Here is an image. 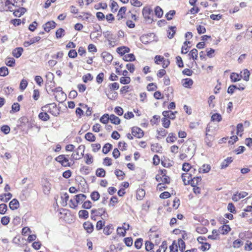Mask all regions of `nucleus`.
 Returning a JSON list of instances; mask_svg holds the SVG:
<instances>
[{
    "label": "nucleus",
    "instance_id": "1",
    "mask_svg": "<svg viewBox=\"0 0 252 252\" xmlns=\"http://www.w3.org/2000/svg\"><path fill=\"white\" fill-rule=\"evenodd\" d=\"M196 146L191 140H187L181 148L180 158L183 160L186 158H191L195 153Z\"/></svg>",
    "mask_w": 252,
    "mask_h": 252
},
{
    "label": "nucleus",
    "instance_id": "2",
    "mask_svg": "<svg viewBox=\"0 0 252 252\" xmlns=\"http://www.w3.org/2000/svg\"><path fill=\"white\" fill-rule=\"evenodd\" d=\"M41 110L48 112L54 116H57L60 114V110L57 108L55 103L47 104L41 107Z\"/></svg>",
    "mask_w": 252,
    "mask_h": 252
},
{
    "label": "nucleus",
    "instance_id": "3",
    "mask_svg": "<svg viewBox=\"0 0 252 252\" xmlns=\"http://www.w3.org/2000/svg\"><path fill=\"white\" fill-rule=\"evenodd\" d=\"M15 5L11 0H0V11H11Z\"/></svg>",
    "mask_w": 252,
    "mask_h": 252
},
{
    "label": "nucleus",
    "instance_id": "4",
    "mask_svg": "<svg viewBox=\"0 0 252 252\" xmlns=\"http://www.w3.org/2000/svg\"><path fill=\"white\" fill-rule=\"evenodd\" d=\"M74 197L75 201L72 199L70 200V207L73 209H75L77 207L79 203L84 201L86 199L87 196L84 194H79L75 195Z\"/></svg>",
    "mask_w": 252,
    "mask_h": 252
},
{
    "label": "nucleus",
    "instance_id": "5",
    "mask_svg": "<svg viewBox=\"0 0 252 252\" xmlns=\"http://www.w3.org/2000/svg\"><path fill=\"white\" fill-rule=\"evenodd\" d=\"M85 149L84 145H80L78 148L72 154L71 157L75 160L80 159L84 156V152Z\"/></svg>",
    "mask_w": 252,
    "mask_h": 252
},
{
    "label": "nucleus",
    "instance_id": "6",
    "mask_svg": "<svg viewBox=\"0 0 252 252\" xmlns=\"http://www.w3.org/2000/svg\"><path fill=\"white\" fill-rule=\"evenodd\" d=\"M142 14L147 21L149 23L152 22L153 14L152 9L148 7H145L142 10Z\"/></svg>",
    "mask_w": 252,
    "mask_h": 252
},
{
    "label": "nucleus",
    "instance_id": "7",
    "mask_svg": "<svg viewBox=\"0 0 252 252\" xmlns=\"http://www.w3.org/2000/svg\"><path fill=\"white\" fill-rule=\"evenodd\" d=\"M55 160L61 163L63 166H70V164L68 161V159L66 158L64 155H61L57 157Z\"/></svg>",
    "mask_w": 252,
    "mask_h": 252
},
{
    "label": "nucleus",
    "instance_id": "8",
    "mask_svg": "<svg viewBox=\"0 0 252 252\" xmlns=\"http://www.w3.org/2000/svg\"><path fill=\"white\" fill-rule=\"evenodd\" d=\"M131 132L133 136L138 138L142 137L144 135V132L143 130L138 127H132Z\"/></svg>",
    "mask_w": 252,
    "mask_h": 252
},
{
    "label": "nucleus",
    "instance_id": "9",
    "mask_svg": "<svg viewBox=\"0 0 252 252\" xmlns=\"http://www.w3.org/2000/svg\"><path fill=\"white\" fill-rule=\"evenodd\" d=\"M56 23L53 21H48L43 25V28L45 32H49L51 29L56 27Z\"/></svg>",
    "mask_w": 252,
    "mask_h": 252
},
{
    "label": "nucleus",
    "instance_id": "10",
    "mask_svg": "<svg viewBox=\"0 0 252 252\" xmlns=\"http://www.w3.org/2000/svg\"><path fill=\"white\" fill-rule=\"evenodd\" d=\"M92 214H94L96 216H102L104 217H107V215L105 216L106 209L105 208H100L98 209H93L91 211Z\"/></svg>",
    "mask_w": 252,
    "mask_h": 252
},
{
    "label": "nucleus",
    "instance_id": "11",
    "mask_svg": "<svg viewBox=\"0 0 252 252\" xmlns=\"http://www.w3.org/2000/svg\"><path fill=\"white\" fill-rule=\"evenodd\" d=\"M12 11L13 12V14L15 17H20L27 11V9L24 7H20L17 9L13 8Z\"/></svg>",
    "mask_w": 252,
    "mask_h": 252
},
{
    "label": "nucleus",
    "instance_id": "12",
    "mask_svg": "<svg viewBox=\"0 0 252 252\" xmlns=\"http://www.w3.org/2000/svg\"><path fill=\"white\" fill-rule=\"evenodd\" d=\"M201 180L200 177H194L193 178H190V180H188L187 182L188 184H190L191 186L195 187Z\"/></svg>",
    "mask_w": 252,
    "mask_h": 252
},
{
    "label": "nucleus",
    "instance_id": "13",
    "mask_svg": "<svg viewBox=\"0 0 252 252\" xmlns=\"http://www.w3.org/2000/svg\"><path fill=\"white\" fill-rule=\"evenodd\" d=\"M101 57L104 59L105 62L107 63H110L113 60V56L109 53L107 52H103L101 55Z\"/></svg>",
    "mask_w": 252,
    "mask_h": 252
},
{
    "label": "nucleus",
    "instance_id": "14",
    "mask_svg": "<svg viewBox=\"0 0 252 252\" xmlns=\"http://www.w3.org/2000/svg\"><path fill=\"white\" fill-rule=\"evenodd\" d=\"M177 113V111L173 112L171 111H164L162 112V115L166 118L174 120L175 118V113Z\"/></svg>",
    "mask_w": 252,
    "mask_h": 252
},
{
    "label": "nucleus",
    "instance_id": "15",
    "mask_svg": "<svg viewBox=\"0 0 252 252\" xmlns=\"http://www.w3.org/2000/svg\"><path fill=\"white\" fill-rule=\"evenodd\" d=\"M243 77V75L233 72L230 74V78L231 82H236L240 81Z\"/></svg>",
    "mask_w": 252,
    "mask_h": 252
},
{
    "label": "nucleus",
    "instance_id": "16",
    "mask_svg": "<svg viewBox=\"0 0 252 252\" xmlns=\"http://www.w3.org/2000/svg\"><path fill=\"white\" fill-rule=\"evenodd\" d=\"M83 227L89 233H92L94 230V226L93 224L89 221L85 222L83 224Z\"/></svg>",
    "mask_w": 252,
    "mask_h": 252
},
{
    "label": "nucleus",
    "instance_id": "17",
    "mask_svg": "<svg viewBox=\"0 0 252 252\" xmlns=\"http://www.w3.org/2000/svg\"><path fill=\"white\" fill-rule=\"evenodd\" d=\"M166 170L164 169L163 170H161V174L162 175V179L160 183H163V184H169L170 182V178L166 175Z\"/></svg>",
    "mask_w": 252,
    "mask_h": 252
},
{
    "label": "nucleus",
    "instance_id": "18",
    "mask_svg": "<svg viewBox=\"0 0 252 252\" xmlns=\"http://www.w3.org/2000/svg\"><path fill=\"white\" fill-rule=\"evenodd\" d=\"M9 206L11 210H16L19 207V202L17 199H13L10 202Z\"/></svg>",
    "mask_w": 252,
    "mask_h": 252
},
{
    "label": "nucleus",
    "instance_id": "19",
    "mask_svg": "<svg viewBox=\"0 0 252 252\" xmlns=\"http://www.w3.org/2000/svg\"><path fill=\"white\" fill-rule=\"evenodd\" d=\"M41 39L40 36H35L31 39L29 41H25L24 43V45L25 47H27L31 45V44L34 43L36 42L39 41Z\"/></svg>",
    "mask_w": 252,
    "mask_h": 252
},
{
    "label": "nucleus",
    "instance_id": "20",
    "mask_svg": "<svg viewBox=\"0 0 252 252\" xmlns=\"http://www.w3.org/2000/svg\"><path fill=\"white\" fill-rule=\"evenodd\" d=\"M152 34L153 33L142 35L140 38V41L145 44L149 43L151 41L150 37Z\"/></svg>",
    "mask_w": 252,
    "mask_h": 252
},
{
    "label": "nucleus",
    "instance_id": "21",
    "mask_svg": "<svg viewBox=\"0 0 252 252\" xmlns=\"http://www.w3.org/2000/svg\"><path fill=\"white\" fill-rule=\"evenodd\" d=\"M231 230L230 226L227 224H223L220 228L219 231L222 235L227 234Z\"/></svg>",
    "mask_w": 252,
    "mask_h": 252
},
{
    "label": "nucleus",
    "instance_id": "22",
    "mask_svg": "<svg viewBox=\"0 0 252 252\" xmlns=\"http://www.w3.org/2000/svg\"><path fill=\"white\" fill-rule=\"evenodd\" d=\"M183 86L185 88H190L193 84V80L190 78H186L182 81Z\"/></svg>",
    "mask_w": 252,
    "mask_h": 252
},
{
    "label": "nucleus",
    "instance_id": "23",
    "mask_svg": "<svg viewBox=\"0 0 252 252\" xmlns=\"http://www.w3.org/2000/svg\"><path fill=\"white\" fill-rule=\"evenodd\" d=\"M126 7H125V6L122 7L120 9V10L118 12V13L117 15V19L118 20H121L124 17V16L125 15V14H126Z\"/></svg>",
    "mask_w": 252,
    "mask_h": 252
},
{
    "label": "nucleus",
    "instance_id": "24",
    "mask_svg": "<svg viewBox=\"0 0 252 252\" xmlns=\"http://www.w3.org/2000/svg\"><path fill=\"white\" fill-rule=\"evenodd\" d=\"M129 51V48L126 46L118 47L117 49V52L121 56L124 55L126 53H128Z\"/></svg>",
    "mask_w": 252,
    "mask_h": 252
},
{
    "label": "nucleus",
    "instance_id": "25",
    "mask_svg": "<svg viewBox=\"0 0 252 252\" xmlns=\"http://www.w3.org/2000/svg\"><path fill=\"white\" fill-rule=\"evenodd\" d=\"M232 161L233 158L232 157L227 158L221 163V168L223 169L227 167L228 166V165L232 162Z\"/></svg>",
    "mask_w": 252,
    "mask_h": 252
},
{
    "label": "nucleus",
    "instance_id": "26",
    "mask_svg": "<svg viewBox=\"0 0 252 252\" xmlns=\"http://www.w3.org/2000/svg\"><path fill=\"white\" fill-rule=\"evenodd\" d=\"M23 51V49L22 47H18L13 50L12 55L14 57L18 58L21 56Z\"/></svg>",
    "mask_w": 252,
    "mask_h": 252
},
{
    "label": "nucleus",
    "instance_id": "27",
    "mask_svg": "<svg viewBox=\"0 0 252 252\" xmlns=\"http://www.w3.org/2000/svg\"><path fill=\"white\" fill-rule=\"evenodd\" d=\"M38 118L43 121H47L50 119L49 115L44 111L39 114Z\"/></svg>",
    "mask_w": 252,
    "mask_h": 252
},
{
    "label": "nucleus",
    "instance_id": "28",
    "mask_svg": "<svg viewBox=\"0 0 252 252\" xmlns=\"http://www.w3.org/2000/svg\"><path fill=\"white\" fill-rule=\"evenodd\" d=\"M241 75H243V78L246 81H248L250 79V71L247 69H245L241 72Z\"/></svg>",
    "mask_w": 252,
    "mask_h": 252
},
{
    "label": "nucleus",
    "instance_id": "29",
    "mask_svg": "<svg viewBox=\"0 0 252 252\" xmlns=\"http://www.w3.org/2000/svg\"><path fill=\"white\" fill-rule=\"evenodd\" d=\"M85 138L88 141L94 142L95 141V136L91 132H88L85 135Z\"/></svg>",
    "mask_w": 252,
    "mask_h": 252
},
{
    "label": "nucleus",
    "instance_id": "30",
    "mask_svg": "<svg viewBox=\"0 0 252 252\" xmlns=\"http://www.w3.org/2000/svg\"><path fill=\"white\" fill-rule=\"evenodd\" d=\"M78 215L80 218L86 220L89 217V212L86 210H82L79 211Z\"/></svg>",
    "mask_w": 252,
    "mask_h": 252
},
{
    "label": "nucleus",
    "instance_id": "31",
    "mask_svg": "<svg viewBox=\"0 0 252 252\" xmlns=\"http://www.w3.org/2000/svg\"><path fill=\"white\" fill-rule=\"evenodd\" d=\"M113 230V225L110 224L105 226L103 229V233L106 235H110L112 233Z\"/></svg>",
    "mask_w": 252,
    "mask_h": 252
},
{
    "label": "nucleus",
    "instance_id": "32",
    "mask_svg": "<svg viewBox=\"0 0 252 252\" xmlns=\"http://www.w3.org/2000/svg\"><path fill=\"white\" fill-rule=\"evenodd\" d=\"M123 59L126 62H132L135 60V58L133 54H129L124 55Z\"/></svg>",
    "mask_w": 252,
    "mask_h": 252
},
{
    "label": "nucleus",
    "instance_id": "33",
    "mask_svg": "<svg viewBox=\"0 0 252 252\" xmlns=\"http://www.w3.org/2000/svg\"><path fill=\"white\" fill-rule=\"evenodd\" d=\"M110 120L112 124L115 125H118L121 122V120L119 118L113 114L110 116Z\"/></svg>",
    "mask_w": 252,
    "mask_h": 252
},
{
    "label": "nucleus",
    "instance_id": "34",
    "mask_svg": "<svg viewBox=\"0 0 252 252\" xmlns=\"http://www.w3.org/2000/svg\"><path fill=\"white\" fill-rule=\"evenodd\" d=\"M222 120V117L220 114L219 113L214 114L211 116V121L220 122Z\"/></svg>",
    "mask_w": 252,
    "mask_h": 252
},
{
    "label": "nucleus",
    "instance_id": "35",
    "mask_svg": "<svg viewBox=\"0 0 252 252\" xmlns=\"http://www.w3.org/2000/svg\"><path fill=\"white\" fill-rule=\"evenodd\" d=\"M190 178H191V175L190 173H183L182 175V178L184 184L186 185L188 184V183L187 182V180H190Z\"/></svg>",
    "mask_w": 252,
    "mask_h": 252
},
{
    "label": "nucleus",
    "instance_id": "36",
    "mask_svg": "<svg viewBox=\"0 0 252 252\" xmlns=\"http://www.w3.org/2000/svg\"><path fill=\"white\" fill-rule=\"evenodd\" d=\"M155 14L158 18H160L163 15V12L159 6H157L155 8Z\"/></svg>",
    "mask_w": 252,
    "mask_h": 252
},
{
    "label": "nucleus",
    "instance_id": "37",
    "mask_svg": "<svg viewBox=\"0 0 252 252\" xmlns=\"http://www.w3.org/2000/svg\"><path fill=\"white\" fill-rule=\"evenodd\" d=\"M112 145L109 143H106L102 148V152L104 154H107L112 149Z\"/></svg>",
    "mask_w": 252,
    "mask_h": 252
},
{
    "label": "nucleus",
    "instance_id": "38",
    "mask_svg": "<svg viewBox=\"0 0 252 252\" xmlns=\"http://www.w3.org/2000/svg\"><path fill=\"white\" fill-rule=\"evenodd\" d=\"M50 185V184L47 182L43 186V191L44 194H48L50 193L51 188Z\"/></svg>",
    "mask_w": 252,
    "mask_h": 252
},
{
    "label": "nucleus",
    "instance_id": "39",
    "mask_svg": "<svg viewBox=\"0 0 252 252\" xmlns=\"http://www.w3.org/2000/svg\"><path fill=\"white\" fill-rule=\"evenodd\" d=\"M99 197L100 194L98 191H94L91 194V198L94 201H97L99 199Z\"/></svg>",
    "mask_w": 252,
    "mask_h": 252
},
{
    "label": "nucleus",
    "instance_id": "40",
    "mask_svg": "<svg viewBox=\"0 0 252 252\" xmlns=\"http://www.w3.org/2000/svg\"><path fill=\"white\" fill-rule=\"evenodd\" d=\"M167 248V244L166 241L162 242L161 245L159 248L157 250V252H165Z\"/></svg>",
    "mask_w": 252,
    "mask_h": 252
},
{
    "label": "nucleus",
    "instance_id": "41",
    "mask_svg": "<svg viewBox=\"0 0 252 252\" xmlns=\"http://www.w3.org/2000/svg\"><path fill=\"white\" fill-rule=\"evenodd\" d=\"M110 120V116L108 114H104L100 119V121L104 124L108 123Z\"/></svg>",
    "mask_w": 252,
    "mask_h": 252
},
{
    "label": "nucleus",
    "instance_id": "42",
    "mask_svg": "<svg viewBox=\"0 0 252 252\" xmlns=\"http://www.w3.org/2000/svg\"><path fill=\"white\" fill-rule=\"evenodd\" d=\"M96 175L99 177H104L105 176V171L104 169L99 168L96 171Z\"/></svg>",
    "mask_w": 252,
    "mask_h": 252
},
{
    "label": "nucleus",
    "instance_id": "43",
    "mask_svg": "<svg viewBox=\"0 0 252 252\" xmlns=\"http://www.w3.org/2000/svg\"><path fill=\"white\" fill-rule=\"evenodd\" d=\"M98 29H97L96 30V32H92L91 33V34H90L91 38H97L98 37H99L101 36V32H100L99 33L97 32H99V30H101L100 26H98Z\"/></svg>",
    "mask_w": 252,
    "mask_h": 252
},
{
    "label": "nucleus",
    "instance_id": "44",
    "mask_svg": "<svg viewBox=\"0 0 252 252\" xmlns=\"http://www.w3.org/2000/svg\"><path fill=\"white\" fill-rule=\"evenodd\" d=\"M206 56L210 58H212L215 56V50L212 48L207 49L206 50Z\"/></svg>",
    "mask_w": 252,
    "mask_h": 252
},
{
    "label": "nucleus",
    "instance_id": "45",
    "mask_svg": "<svg viewBox=\"0 0 252 252\" xmlns=\"http://www.w3.org/2000/svg\"><path fill=\"white\" fill-rule=\"evenodd\" d=\"M111 4L110 5L111 11L112 12H115L117 11L119 5L118 3L113 0H111Z\"/></svg>",
    "mask_w": 252,
    "mask_h": 252
},
{
    "label": "nucleus",
    "instance_id": "46",
    "mask_svg": "<svg viewBox=\"0 0 252 252\" xmlns=\"http://www.w3.org/2000/svg\"><path fill=\"white\" fill-rule=\"evenodd\" d=\"M5 64L8 66L12 67L15 64V60L13 58H8L5 61Z\"/></svg>",
    "mask_w": 252,
    "mask_h": 252
},
{
    "label": "nucleus",
    "instance_id": "47",
    "mask_svg": "<svg viewBox=\"0 0 252 252\" xmlns=\"http://www.w3.org/2000/svg\"><path fill=\"white\" fill-rule=\"evenodd\" d=\"M178 244L179 245V247L180 249V251L183 252L185 248H186V245L184 241L182 240V238H180L178 239Z\"/></svg>",
    "mask_w": 252,
    "mask_h": 252
},
{
    "label": "nucleus",
    "instance_id": "48",
    "mask_svg": "<svg viewBox=\"0 0 252 252\" xmlns=\"http://www.w3.org/2000/svg\"><path fill=\"white\" fill-rule=\"evenodd\" d=\"M243 244V242L240 240V239H237L235 240L233 243V247L234 248H240Z\"/></svg>",
    "mask_w": 252,
    "mask_h": 252
},
{
    "label": "nucleus",
    "instance_id": "49",
    "mask_svg": "<svg viewBox=\"0 0 252 252\" xmlns=\"http://www.w3.org/2000/svg\"><path fill=\"white\" fill-rule=\"evenodd\" d=\"M8 74V69L6 67L3 66L0 68V76H5Z\"/></svg>",
    "mask_w": 252,
    "mask_h": 252
},
{
    "label": "nucleus",
    "instance_id": "50",
    "mask_svg": "<svg viewBox=\"0 0 252 252\" xmlns=\"http://www.w3.org/2000/svg\"><path fill=\"white\" fill-rule=\"evenodd\" d=\"M205 240V237L203 236H200L197 238L198 242L201 244V246L200 247L201 250L202 251L205 252V243L203 242V241Z\"/></svg>",
    "mask_w": 252,
    "mask_h": 252
},
{
    "label": "nucleus",
    "instance_id": "51",
    "mask_svg": "<svg viewBox=\"0 0 252 252\" xmlns=\"http://www.w3.org/2000/svg\"><path fill=\"white\" fill-rule=\"evenodd\" d=\"M64 35V30L62 28L59 29L56 32V36L57 38H61Z\"/></svg>",
    "mask_w": 252,
    "mask_h": 252
},
{
    "label": "nucleus",
    "instance_id": "52",
    "mask_svg": "<svg viewBox=\"0 0 252 252\" xmlns=\"http://www.w3.org/2000/svg\"><path fill=\"white\" fill-rule=\"evenodd\" d=\"M176 140V137H175V135L173 133H170L169 134L168 136L166 138V141L167 142H174Z\"/></svg>",
    "mask_w": 252,
    "mask_h": 252
},
{
    "label": "nucleus",
    "instance_id": "53",
    "mask_svg": "<svg viewBox=\"0 0 252 252\" xmlns=\"http://www.w3.org/2000/svg\"><path fill=\"white\" fill-rule=\"evenodd\" d=\"M162 126L165 128H168L170 125V120L165 117L162 119Z\"/></svg>",
    "mask_w": 252,
    "mask_h": 252
},
{
    "label": "nucleus",
    "instance_id": "54",
    "mask_svg": "<svg viewBox=\"0 0 252 252\" xmlns=\"http://www.w3.org/2000/svg\"><path fill=\"white\" fill-rule=\"evenodd\" d=\"M130 78L129 77H122L120 81L122 84H128L130 82Z\"/></svg>",
    "mask_w": 252,
    "mask_h": 252
},
{
    "label": "nucleus",
    "instance_id": "55",
    "mask_svg": "<svg viewBox=\"0 0 252 252\" xmlns=\"http://www.w3.org/2000/svg\"><path fill=\"white\" fill-rule=\"evenodd\" d=\"M198 51L196 49H193L189 54V55L193 59L196 60L198 57Z\"/></svg>",
    "mask_w": 252,
    "mask_h": 252
},
{
    "label": "nucleus",
    "instance_id": "56",
    "mask_svg": "<svg viewBox=\"0 0 252 252\" xmlns=\"http://www.w3.org/2000/svg\"><path fill=\"white\" fill-rule=\"evenodd\" d=\"M143 240L142 238L137 239L134 243V246L137 249H140L142 246Z\"/></svg>",
    "mask_w": 252,
    "mask_h": 252
},
{
    "label": "nucleus",
    "instance_id": "57",
    "mask_svg": "<svg viewBox=\"0 0 252 252\" xmlns=\"http://www.w3.org/2000/svg\"><path fill=\"white\" fill-rule=\"evenodd\" d=\"M227 210L231 213L235 214L236 213L235 207L232 203H228Z\"/></svg>",
    "mask_w": 252,
    "mask_h": 252
},
{
    "label": "nucleus",
    "instance_id": "58",
    "mask_svg": "<svg viewBox=\"0 0 252 252\" xmlns=\"http://www.w3.org/2000/svg\"><path fill=\"white\" fill-rule=\"evenodd\" d=\"M85 158H86V161H85V163L89 165V164H90L93 163V158L92 156H91V155L88 154H86L85 156Z\"/></svg>",
    "mask_w": 252,
    "mask_h": 252
},
{
    "label": "nucleus",
    "instance_id": "59",
    "mask_svg": "<svg viewBox=\"0 0 252 252\" xmlns=\"http://www.w3.org/2000/svg\"><path fill=\"white\" fill-rule=\"evenodd\" d=\"M1 131L5 134H7L9 133L10 130V127L7 125H3L0 128Z\"/></svg>",
    "mask_w": 252,
    "mask_h": 252
},
{
    "label": "nucleus",
    "instance_id": "60",
    "mask_svg": "<svg viewBox=\"0 0 252 252\" xmlns=\"http://www.w3.org/2000/svg\"><path fill=\"white\" fill-rule=\"evenodd\" d=\"M92 206V203L90 200L86 201L82 206L83 209H89Z\"/></svg>",
    "mask_w": 252,
    "mask_h": 252
},
{
    "label": "nucleus",
    "instance_id": "61",
    "mask_svg": "<svg viewBox=\"0 0 252 252\" xmlns=\"http://www.w3.org/2000/svg\"><path fill=\"white\" fill-rule=\"evenodd\" d=\"M154 246V244L151 242L146 241L145 243V249L148 252L152 250L153 249Z\"/></svg>",
    "mask_w": 252,
    "mask_h": 252
},
{
    "label": "nucleus",
    "instance_id": "62",
    "mask_svg": "<svg viewBox=\"0 0 252 252\" xmlns=\"http://www.w3.org/2000/svg\"><path fill=\"white\" fill-rule=\"evenodd\" d=\"M20 106L18 103H14L11 107V111H10V113H11V111H13V112H16L20 110Z\"/></svg>",
    "mask_w": 252,
    "mask_h": 252
},
{
    "label": "nucleus",
    "instance_id": "63",
    "mask_svg": "<svg viewBox=\"0 0 252 252\" xmlns=\"http://www.w3.org/2000/svg\"><path fill=\"white\" fill-rule=\"evenodd\" d=\"M7 210V205L5 204H0V214L1 215L4 214Z\"/></svg>",
    "mask_w": 252,
    "mask_h": 252
},
{
    "label": "nucleus",
    "instance_id": "64",
    "mask_svg": "<svg viewBox=\"0 0 252 252\" xmlns=\"http://www.w3.org/2000/svg\"><path fill=\"white\" fill-rule=\"evenodd\" d=\"M93 79V77L90 73H88L83 76V80L85 83H87L88 81H91Z\"/></svg>",
    "mask_w": 252,
    "mask_h": 252
}]
</instances>
